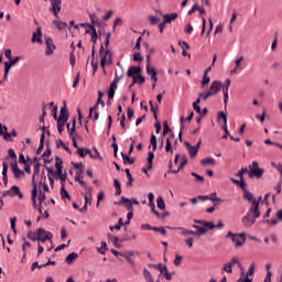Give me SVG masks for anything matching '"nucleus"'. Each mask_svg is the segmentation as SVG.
Segmentation results:
<instances>
[{
    "mask_svg": "<svg viewBox=\"0 0 282 282\" xmlns=\"http://www.w3.org/2000/svg\"><path fill=\"white\" fill-rule=\"evenodd\" d=\"M44 167L46 169L47 173H48V181H50V185L54 186V178L51 175H56V172L54 171V167H50L44 165Z\"/></svg>",
    "mask_w": 282,
    "mask_h": 282,
    "instance_id": "nucleus-32",
    "label": "nucleus"
},
{
    "mask_svg": "<svg viewBox=\"0 0 282 282\" xmlns=\"http://www.w3.org/2000/svg\"><path fill=\"white\" fill-rule=\"evenodd\" d=\"M261 217V212L259 210V203L253 202V206L250 207L247 215L242 217L241 221L245 228H250L253 224Z\"/></svg>",
    "mask_w": 282,
    "mask_h": 282,
    "instance_id": "nucleus-1",
    "label": "nucleus"
},
{
    "mask_svg": "<svg viewBox=\"0 0 282 282\" xmlns=\"http://www.w3.org/2000/svg\"><path fill=\"white\" fill-rule=\"evenodd\" d=\"M184 145L188 151L189 158H195V155H197V152L199 151V147H202V139L198 140L196 145H191L188 141H185Z\"/></svg>",
    "mask_w": 282,
    "mask_h": 282,
    "instance_id": "nucleus-5",
    "label": "nucleus"
},
{
    "mask_svg": "<svg viewBox=\"0 0 282 282\" xmlns=\"http://www.w3.org/2000/svg\"><path fill=\"white\" fill-rule=\"evenodd\" d=\"M70 123H72V127H70ZM70 123H67L66 129L68 131V135H74V133H76V117H74L70 120Z\"/></svg>",
    "mask_w": 282,
    "mask_h": 282,
    "instance_id": "nucleus-25",
    "label": "nucleus"
},
{
    "mask_svg": "<svg viewBox=\"0 0 282 282\" xmlns=\"http://www.w3.org/2000/svg\"><path fill=\"white\" fill-rule=\"evenodd\" d=\"M124 173H126L127 180H128L127 186H129V187L133 186V176L131 175V172L129 171V169H126Z\"/></svg>",
    "mask_w": 282,
    "mask_h": 282,
    "instance_id": "nucleus-42",
    "label": "nucleus"
},
{
    "mask_svg": "<svg viewBox=\"0 0 282 282\" xmlns=\"http://www.w3.org/2000/svg\"><path fill=\"white\" fill-rule=\"evenodd\" d=\"M57 120H69V111H67V102L64 101V106L59 110V117Z\"/></svg>",
    "mask_w": 282,
    "mask_h": 282,
    "instance_id": "nucleus-15",
    "label": "nucleus"
},
{
    "mask_svg": "<svg viewBox=\"0 0 282 282\" xmlns=\"http://www.w3.org/2000/svg\"><path fill=\"white\" fill-rule=\"evenodd\" d=\"M75 182H78V184L82 186V188H88L87 183H85V181L80 180V173L75 174Z\"/></svg>",
    "mask_w": 282,
    "mask_h": 282,
    "instance_id": "nucleus-49",
    "label": "nucleus"
},
{
    "mask_svg": "<svg viewBox=\"0 0 282 282\" xmlns=\"http://www.w3.org/2000/svg\"><path fill=\"white\" fill-rule=\"evenodd\" d=\"M192 228L196 229V231H193L192 234L194 237H202V235H206V232H208V229L202 226L193 225Z\"/></svg>",
    "mask_w": 282,
    "mask_h": 282,
    "instance_id": "nucleus-20",
    "label": "nucleus"
},
{
    "mask_svg": "<svg viewBox=\"0 0 282 282\" xmlns=\"http://www.w3.org/2000/svg\"><path fill=\"white\" fill-rule=\"evenodd\" d=\"M148 206L151 208V213H153V215H155V217L160 219L161 214L155 209V203L148 204Z\"/></svg>",
    "mask_w": 282,
    "mask_h": 282,
    "instance_id": "nucleus-53",
    "label": "nucleus"
},
{
    "mask_svg": "<svg viewBox=\"0 0 282 282\" xmlns=\"http://www.w3.org/2000/svg\"><path fill=\"white\" fill-rule=\"evenodd\" d=\"M37 241H41V243H45L47 241V236L45 235L44 228L37 229Z\"/></svg>",
    "mask_w": 282,
    "mask_h": 282,
    "instance_id": "nucleus-24",
    "label": "nucleus"
},
{
    "mask_svg": "<svg viewBox=\"0 0 282 282\" xmlns=\"http://www.w3.org/2000/svg\"><path fill=\"white\" fill-rule=\"evenodd\" d=\"M203 228L206 230H214L215 225L212 221L205 220V223H203Z\"/></svg>",
    "mask_w": 282,
    "mask_h": 282,
    "instance_id": "nucleus-56",
    "label": "nucleus"
},
{
    "mask_svg": "<svg viewBox=\"0 0 282 282\" xmlns=\"http://www.w3.org/2000/svg\"><path fill=\"white\" fill-rule=\"evenodd\" d=\"M226 238L234 241L235 248H241L246 243V232L232 234V231H228Z\"/></svg>",
    "mask_w": 282,
    "mask_h": 282,
    "instance_id": "nucleus-2",
    "label": "nucleus"
},
{
    "mask_svg": "<svg viewBox=\"0 0 282 282\" xmlns=\"http://www.w3.org/2000/svg\"><path fill=\"white\" fill-rule=\"evenodd\" d=\"M94 151H95L96 155H94V153H91V150H89V148H84V153L86 155H89V158L91 160H102V156H100V152H98V149L94 148Z\"/></svg>",
    "mask_w": 282,
    "mask_h": 282,
    "instance_id": "nucleus-16",
    "label": "nucleus"
},
{
    "mask_svg": "<svg viewBox=\"0 0 282 282\" xmlns=\"http://www.w3.org/2000/svg\"><path fill=\"white\" fill-rule=\"evenodd\" d=\"M187 164H188V159H186V156H182V162H181V164L178 165L177 170H173V161L170 160L167 173L177 174V173L181 172L182 169H184V166H186Z\"/></svg>",
    "mask_w": 282,
    "mask_h": 282,
    "instance_id": "nucleus-7",
    "label": "nucleus"
},
{
    "mask_svg": "<svg viewBox=\"0 0 282 282\" xmlns=\"http://www.w3.org/2000/svg\"><path fill=\"white\" fill-rule=\"evenodd\" d=\"M43 149H45V133L41 134L40 145L36 150V155H41V153H43Z\"/></svg>",
    "mask_w": 282,
    "mask_h": 282,
    "instance_id": "nucleus-28",
    "label": "nucleus"
},
{
    "mask_svg": "<svg viewBox=\"0 0 282 282\" xmlns=\"http://www.w3.org/2000/svg\"><path fill=\"white\" fill-rule=\"evenodd\" d=\"M99 56H100V67L105 69V65L111 62V51L109 50L105 51V45L100 44Z\"/></svg>",
    "mask_w": 282,
    "mask_h": 282,
    "instance_id": "nucleus-3",
    "label": "nucleus"
},
{
    "mask_svg": "<svg viewBox=\"0 0 282 282\" xmlns=\"http://www.w3.org/2000/svg\"><path fill=\"white\" fill-rule=\"evenodd\" d=\"M221 129L224 131V135L221 137L223 140H226L228 138V135L230 137V132L228 131V124H223Z\"/></svg>",
    "mask_w": 282,
    "mask_h": 282,
    "instance_id": "nucleus-61",
    "label": "nucleus"
},
{
    "mask_svg": "<svg viewBox=\"0 0 282 282\" xmlns=\"http://www.w3.org/2000/svg\"><path fill=\"white\" fill-rule=\"evenodd\" d=\"M217 120H223L224 124H228V116H226L224 111L218 112Z\"/></svg>",
    "mask_w": 282,
    "mask_h": 282,
    "instance_id": "nucleus-48",
    "label": "nucleus"
},
{
    "mask_svg": "<svg viewBox=\"0 0 282 282\" xmlns=\"http://www.w3.org/2000/svg\"><path fill=\"white\" fill-rule=\"evenodd\" d=\"M202 102V99L197 98L194 102H193V109L194 111H196V113H202V107H199V104Z\"/></svg>",
    "mask_w": 282,
    "mask_h": 282,
    "instance_id": "nucleus-46",
    "label": "nucleus"
},
{
    "mask_svg": "<svg viewBox=\"0 0 282 282\" xmlns=\"http://www.w3.org/2000/svg\"><path fill=\"white\" fill-rule=\"evenodd\" d=\"M39 195V183L36 181H33V186L31 191V202L33 204V208H36V196Z\"/></svg>",
    "mask_w": 282,
    "mask_h": 282,
    "instance_id": "nucleus-14",
    "label": "nucleus"
},
{
    "mask_svg": "<svg viewBox=\"0 0 282 282\" xmlns=\"http://www.w3.org/2000/svg\"><path fill=\"white\" fill-rule=\"evenodd\" d=\"M200 164H203L204 166L208 165V164H215V159L213 158H205L200 161Z\"/></svg>",
    "mask_w": 282,
    "mask_h": 282,
    "instance_id": "nucleus-57",
    "label": "nucleus"
},
{
    "mask_svg": "<svg viewBox=\"0 0 282 282\" xmlns=\"http://www.w3.org/2000/svg\"><path fill=\"white\" fill-rule=\"evenodd\" d=\"M59 195L62 199H68V202H72V196H69V193L65 189V183H62Z\"/></svg>",
    "mask_w": 282,
    "mask_h": 282,
    "instance_id": "nucleus-26",
    "label": "nucleus"
},
{
    "mask_svg": "<svg viewBox=\"0 0 282 282\" xmlns=\"http://www.w3.org/2000/svg\"><path fill=\"white\" fill-rule=\"evenodd\" d=\"M156 206L160 210H165L166 204L164 203V198H162V196L156 198Z\"/></svg>",
    "mask_w": 282,
    "mask_h": 282,
    "instance_id": "nucleus-40",
    "label": "nucleus"
},
{
    "mask_svg": "<svg viewBox=\"0 0 282 282\" xmlns=\"http://www.w3.org/2000/svg\"><path fill=\"white\" fill-rule=\"evenodd\" d=\"M177 19V13H167L163 15L164 23H171V21H175Z\"/></svg>",
    "mask_w": 282,
    "mask_h": 282,
    "instance_id": "nucleus-33",
    "label": "nucleus"
},
{
    "mask_svg": "<svg viewBox=\"0 0 282 282\" xmlns=\"http://www.w3.org/2000/svg\"><path fill=\"white\" fill-rule=\"evenodd\" d=\"M75 259H78V253L76 252H72L69 253L66 259H65V262L68 264V265H72V263H74V260Z\"/></svg>",
    "mask_w": 282,
    "mask_h": 282,
    "instance_id": "nucleus-37",
    "label": "nucleus"
},
{
    "mask_svg": "<svg viewBox=\"0 0 282 282\" xmlns=\"http://www.w3.org/2000/svg\"><path fill=\"white\" fill-rule=\"evenodd\" d=\"M42 36H43V33L41 32V28H37L36 32H34L32 35V39H31L32 43H40V45L43 44Z\"/></svg>",
    "mask_w": 282,
    "mask_h": 282,
    "instance_id": "nucleus-19",
    "label": "nucleus"
},
{
    "mask_svg": "<svg viewBox=\"0 0 282 282\" xmlns=\"http://www.w3.org/2000/svg\"><path fill=\"white\" fill-rule=\"evenodd\" d=\"M52 155V148H50V141L46 142V150L43 152L42 158H50Z\"/></svg>",
    "mask_w": 282,
    "mask_h": 282,
    "instance_id": "nucleus-52",
    "label": "nucleus"
},
{
    "mask_svg": "<svg viewBox=\"0 0 282 282\" xmlns=\"http://www.w3.org/2000/svg\"><path fill=\"white\" fill-rule=\"evenodd\" d=\"M135 253L133 251H128L127 253H123L122 257L126 259V261L133 267H135V261L131 257H134Z\"/></svg>",
    "mask_w": 282,
    "mask_h": 282,
    "instance_id": "nucleus-23",
    "label": "nucleus"
},
{
    "mask_svg": "<svg viewBox=\"0 0 282 282\" xmlns=\"http://www.w3.org/2000/svg\"><path fill=\"white\" fill-rule=\"evenodd\" d=\"M221 82L219 80H214L210 86H209V90L207 91L209 94V96H217V94H219V91H221Z\"/></svg>",
    "mask_w": 282,
    "mask_h": 282,
    "instance_id": "nucleus-10",
    "label": "nucleus"
},
{
    "mask_svg": "<svg viewBox=\"0 0 282 282\" xmlns=\"http://www.w3.org/2000/svg\"><path fill=\"white\" fill-rule=\"evenodd\" d=\"M242 199H246V202H250L251 206H253L254 203L259 204V202H257V199H254V194L250 193L248 189H245Z\"/></svg>",
    "mask_w": 282,
    "mask_h": 282,
    "instance_id": "nucleus-18",
    "label": "nucleus"
},
{
    "mask_svg": "<svg viewBox=\"0 0 282 282\" xmlns=\"http://www.w3.org/2000/svg\"><path fill=\"white\" fill-rule=\"evenodd\" d=\"M2 181L4 186H8V164L6 162L2 163Z\"/></svg>",
    "mask_w": 282,
    "mask_h": 282,
    "instance_id": "nucleus-30",
    "label": "nucleus"
},
{
    "mask_svg": "<svg viewBox=\"0 0 282 282\" xmlns=\"http://www.w3.org/2000/svg\"><path fill=\"white\" fill-rule=\"evenodd\" d=\"M221 272H228V274H232V267H231V264H229V262L224 264L223 268H221Z\"/></svg>",
    "mask_w": 282,
    "mask_h": 282,
    "instance_id": "nucleus-60",
    "label": "nucleus"
},
{
    "mask_svg": "<svg viewBox=\"0 0 282 282\" xmlns=\"http://www.w3.org/2000/svg\"><path fill=\"white\" fill-rule=\"evenodd\" d=\"M26 237L30 241H39V235L33 231H29Z\"/></svg>",
    "mask_w": 282,
    "mask_h": 282,
    "instance_id": "nucleus-59",
    "label": "nucleus"
},
{
    "mask_svg": "<svg viewBox=\"0 0 282 282\" xmlns=\"http://www.w3.org/2000/svg\"><path fill=\"white\" fill-rule=\"evenodd\" d=\"M63 0H53L51 2V8L48 9L50 12L55 17V19H59L58 12H61V4Z\"/></svg>",
    "mask_w": 282,
    "mask_h": 282,
    "instance_id": "nucleus-8",
    "label": "nucleus"
},
{
    "mask_svg": "<svg viewBox=\"0 0 282 282\" xmlns=\"http://www.w3.org/2000/svg\"><path fill=\"white\" fill-rule=\"evenodd\" d=\"M216 195H217V193H212L209 202H217L218 204H224L225 200L219 197H215Z\"/></svg>",
    "mask_w": 282,
    "mask_h": 282,
    "instance_id": "nucleus-55",
    "label": "nucleus"
},
{
    "mask_svg": "<svg viewBox=\"0 0 282 282\" xmlns=\"http://www.w3.org/2000/svg\"><path fill=\"white\" fill-rule=\"evenodd\" d=\"M171 131V128H169V121L163 122V135H166Z\"/></svg>",
    "mask_w": 282,
    "mask_h": 282,
    "instance_id": "nucleus-64",
    "label": "nucleus"
},
{
    "mask_svg": "<svg viewBox=\"0 0 282 282\" xmlns=\"http://www.w3.org/2000/svg\"><path fill=\"white\" fill-rule=\"evenodd\" d=\"M3 129H4V133L2 134L3 140H6V142H12V135L9 134L8 127L3 126Z\"/></svg>",
    "mask_w": 282,
    "mask_h": 282,
    "instance_id": "nucleus-51",
    "label": "nucleus"
},
{
    "mask_svg": "<svg viewBox=\"0 0 282 282\" xmlns=\"http://www.w3.org/2000/svg\"><path fill=\"white\" fill-rule=\"evenodd\" d=\"M150 268H154L155 270H159L161 274H164L167 270L166 264L158 263V264H150Z\"/></svg>",
    "mask_w": 282,
    "mask_h": 282,
    "instance_id": "nucleus-38",
    "label": "nucleus"
},
{
    "mask_svg": "<svg viewBox=\"0 0 282 282\" xmlns=\"http://www.w3.org/2000/svg\"><path fill=\"white\" fill-rule=\"evenodd\" d=\"M55 169L56 173H61L63 171V159H61V156H55Z\"/></svg>",
    "mask_w": 282,
    "mask_h": 282,
    "instance_id": "nucleus-34",
    "label": "nucleus"
},
{
    "mask_svg": "<svg viewBox=\"0 0 282 282\" xmlns=\"http://www.w3.org/2000/svg\"><path fill=\"white\" fill-rule=\"evenodd\" d=\"M116 206H126L127 210H133V203H131V199L121 196V199L119 202H115Z\"/></svg>",
    "mask_w": 282,
    "mask_h": 282,
    "instance_id": "nucleus-12",
    "label": "nucleus"
},
{
    "mask_svg": "<svg viewBox=\"0 0 282 282\" xmlns=\"http://www.w3.org/2000/svg\"><path fill=\"white\" fill-rule=\"evenodd\" d=\"M45 55L52 56L54 54V50H56V45H54L52 37H45Z\"/></svg>",
    "mask_w": 282,
    "mask_h": 282,
    "instance_id": "nucleus-11",
    "label": "nucleus"
},
{
    "mask_svg": "<svg viewBox=\"0 0 282 282\" xmlns=\"http://www.w3.org/2000/svg\"><path fill=\"white\" fill-rule=\"evenodd\" d=\"M45 199H47V197L45 196V192L40 189L39 191L37 202L43 205Z\"/></svg>",
    "mask_w": 282,
    "mask_h": 282,
    "instance_id": "nucleus-58",
    "label": "nucleus"
},
{
    "mask_svg": "<svg viewBox=\"0 0 282 282\" xmlns=\"http://www.w3.org/2000/svg\"><path fill=\"white\" fill-rule=\"evenodd\" d=\"M111 140H112L111 148L113 149V156L118 158V143H116L115 134L111 135Z\"/></svg>",
    "mask_w": 282,
    "mask_h": 282,
    "instance_id": "nucleus-43",
    "label": "nucleus"
},
{
    "mask_svg": "<svg viewBox=\"0 0 282 282\" xmlns=\"http://www.w3.org/2000/svg\"><path fill=\"white\" fill-rule=\"evenodd\" d=\"M47 180L46 176H44V181L41 180L40 183H39V187L43 188L44 193H50V186H47V183H45V181Z\"/></svg>",
    "mask_w": 282,
    "mask_h": 282,
    "instance_id": "nucleus-44",
    "label": "nucleus"
},
{
    "mask_svg": "<svg viewBox=\"0 0 282 282\" xmlns=\"http://www.w3.org/2000/svg\"><path fill=\"white\" fill-rule=\"evenodd\" d=\"M53 25L56 26V29L59 31L67 30V22L53 20Z\"/></svg>",
    "mask_w": 282,
    "mask_h": 282,
    "instance_id": "nucleus-29",
    "label": "nucleus"
},
{
    "mask_svg": "<svg viewBox=\"0 0 282 282\" xmlns=\"http://www.w3.org/2000/svg\"><path fill=\"white\" fill-rule=\"evenodd\" d=\"M121 158L123 160V164H135V159L129 158V154H124L123 152H121Z\"/></svg>",
    "mask_w": 282,
    "mask_h": 282,
    "instance_id": "nucleus-36",
    "label": "nucleus"
},
{
    "mask_svg": "<svg viewBox=\"0 0 282 282\" xmlns=\"http://www.w3.org/2000/svg\"><path fill=\"white\" fill-rule=\"evenodd\" d=\"M150 144L152 147V151H156L158 150V138L153 133L150 137Z\"/></svg>",
    "mask_w": 282,
    "mask_h": 282,
    "instance_id": "nucleus-41",
    "label": "nucleus"
},
{
    "mask_svg": "<svg viewBox=\"0 0 282 282\" xmlns=\"http://www.w3.org/2000/svg\"><path fill=\"white\" fill-rule=\"evenodd\" d=\"M9 192H10V197H19V199H23V193H21V189L19 188V186L17 185L11 186Z\"/></svg>",
    "mask_w": 282,
    "mask_h": 282,
    "instance_id": "nucleus-17",
    "label": "nucleus"
},
{
    "mask_svg": "<svg viewBox=\"0 0 282 282\" xmlns=\"http://www.w3.org/2000/svg\"><path fill=\"white\" fill-rule=\"evenodd\" d=\"M85 205L84 206H91V187H88V193L84 195Z\"/></svg>",
    "mask_w": 282,
    "mask_h": 282,
    "instance_id": "nucleus-39",
    "label": "nucleus"
},
{
    "mask_svg": "<svg viewBox=\"0 0 282 282\" xmlns=\"http://www.w3.org/2000/svg\"><path fill=\"white\" fill-rule=\"evenodd\" d=\"M19 61H21V56H17V57H14V58H9V62H8V64L11 66V67H13V65L15 64V63H19Z\"/></svg>",
    "mask_w": 282,
    "mask_h": 282,
    "instance_id": "nucleus-63",
    "label": "nucleus"
},
{
    "mask_svg": "<svg viewBox=\"0 0 282 282\" xmlns=\"http://www.w3.org/2000/svg\"><path fill=\"white\" fill-rule=\"evenodd\" d=\"M223 94H224V102L226 108V105H228V88H226V86H223Z\"/></svg>",
    "mask_w": 282,
    "mask_h": 282,
    "instance_id": "nucleus-62",
    "label": "nucleus"
},
{
    "mask_svg": "<svg viewBox=\"0 0 282 282\" xmlns=\"http://www.w3.org/2000/svg\"><path fill=\"white\" fill-rule=\"evenodd\" d=\"M155 159V154L153 152H148V171H151L153 169V160Z\"/></svg>",
    "mask_w": 282,
    "mask_h": 282,
    "instance_id": "nucleus-31",
    "label": "nucleus"
},
{
    "mask_svg": "<svg viewBox=\"0 0 282 282\" xmlns=\"http://www.w3.org/2000/svg\"><path fill=\"white\" fill-rule=\"evenodd\" d=\"M147 74L150 76V79L152 83H158V70H155V67L151 66V55H147Z\"/></svg>",
    "mask_w": 282,
    "mask_h": 282,
    "instance_id": "nucleus-4",
    "label": "nucleus"
},
{
    "mask_svg": "<svg viewBox=\"0 0 282 282\" xmlns=\"http://www.w3.org/2000/svg\"><path fill=\"white\" fill-rule=\"evenodd\" d=\"M12 173H13V177L15 180H19V177L21 176H25V172H23L21 169H19V164L15 162L10 164Z\"/></svg>",
    "mask_w": 282,
    "mask_h": 282,
    "instance_id": "nucleus-13",
    "label": "nucleus"
},
{
    "mask_svg": "<svg viewBox=\"0 0 282 282\" xmlns=\"http://www.w3.org/2000/svg\"><path fill=\"white\" fill-rule=\"evenodd\" d=\"M167 228H170V230H182V231H181V235H182L183 237H186V236H188V235H193V230L186 229V228H184V227H167Z\"/></svg>",
    "mask_w": 282,
    "mask_h": 282,
    "instance_id": "nucleus-27",
    "label": "nucleus"
},
{
    "mask_svg": "<svg viewBox=\"0 0 282 282\" xmlns=\"http://www.w3.org/2000/svg\"><path fill=\"white\" fill-rule=\"evenodd\" d=\"M143 276L147 282H153V275H151V272L148 269H143Z\"/></svg>",
    "mask_w": 282,
    "mask_h": 282,
    "instance_id": "nucleus-50",
    "label": "nucleus"
},
{
    "mask_svg": "<svg viewBox=\"0 0 282 282\" xmlns=\"http://www.w3.org/2000/svg\"><path fill=\"white\" fill-rule=\"evenodd\" d=\"M10 69H12V66L8 62H4L3 80H8V75L10 74Z\"/></svg>",
    "mask_w": 282,
    "mask_h": 282,
    "instance_id": "nucleus-47",
    "label": "nucleus"
},
{
    "mask_svg": "<svg viewBox=\"0 0 282 282\" xmlns=\"http://www.w3.org/2000/svg\"><path fill=\"white\" fill-rule=\"evenodd\" d=\"M89 30H91L90 33V41L93 43V48H91V58H94V56H96V43L98 41V32H96V26L94 25H89Z\"/></svg>",
    "mask_w": 282,
    "mask_h": 282,
    "instance_id": "nucleus-6",
    "label": "nucleus"
},
{
    "mask_svg": "<svg viewBox=\"0 0 282 282\" xmlns=\"http://www.w3.org/2000/svg\"><path fill=\"white\" fill-rule=\"evenodd\" d=\"M264 170L261 167L252 169V165H249L248 177L252 180V177H257V180H261L263 177Z\"/></svg>",
    "mask_w": 282,
    "mask_h": 282,
    "instance_id": "nucleus-9",
    "label": "nucleus"
},
{
    "mask_svg": "<svg viewBox=\"0 0 282 282\" xmlns=\"http://www.w3.org/2000/svg\"><path fill=\"white\" fill-rule=\"evenodd\" d=\"M33 175H32V186H34V182H36V177H39V173H41V163L36 162L34 163V167H33Z\"/></svg>",
    "mask_w": 282,
    "mask_h": 282,
    "instance_id": "nucleus-21",
    "label": "nucleus"
},
{
    "mask_svg": "<svg viewBox=\"0 0 282 282\" xmlns=\"http://www.w3.org/2000/svg\"><path fill=\"white\" fill-rule=\"evenodd\" d=\"M142 74V67L140 66H130L128 69V76H140Z\"/></svg>",
    "mask_w": 282,
    "mask_h": 282,
    "instance_id": "nucleus-22",
    "label": "nucleus"
},
{
    "mask_svg": "<svg viewBox=\"0 0 282 282\" xmlns=\"http://www.w3.org/2000/svg\"><path fill=\"white\" fill-rule=\"evenodd\" d=\"M66 122L67 120L57 119V131L59 135L63 134V131H65Z\"/></svg>",
    "mask_w": 282,
    "mask_h": 282,
    "instance_id": "nucleus-35",
    "label": "nucleus"
},
{
    "mask_svg": "<svg viewBox=\"0 0 282 282\" xmlns=\"http://www.w3.org/2000/svg\"><path fill=\"white\" fill-rule=\"evenodd\" d=\"M45 235L47 237L46 241H50V243H51V247L47 249L48 252H50V251L54 250V245L52 242V239L54 238V235L52 232L47 231V230H45Z\"/></svg>",
    "mask_w": 282,
    "mask_h": 282,
    "instance_id": "nucleus-45",
    "label": "nucleus"
},
{
    "mask_svg": "<svg viewBox=\"0 0 282 282\" xmlns=\"http://www.w3.org/2000/svg\"><path fill=\"white\" fill-rule=\"evenodd\" d=\"M55 175H57L61 180V186L65 184V181L67 180V174H63V170L61 172H55Z\"/></svg>",
    "mask_w": 282,
    "mask_h": 282,
    "instance_id": "nucleus-54",
    "label": "nucleus"
}]
</instances>
